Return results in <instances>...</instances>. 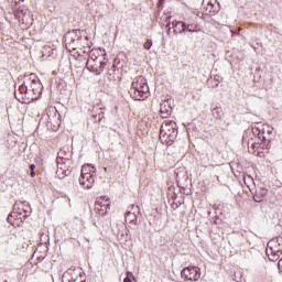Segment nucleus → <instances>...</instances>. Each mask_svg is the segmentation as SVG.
Returning a JSON list of instances; mask_svg holds the SVG:
<instances>
[{
	"instance_id": "nucleus-1",
	"label": "nucleus",
	"mask_w": 282,
	"mask_h": 282,
	"mask_svg": "<svg viewBox=\"0 0 282 282\" xmlns=\"http://www.w3.org/2000/svg\"><path fill=\"white\" fill-rule=\"evenodd\" d=\"M43 94V85L41 79L36 76V73H30L24 76V82L14 91V97L22 105H30L34 100H39Z\"/></svg>"
},
{
	"instance_id": "nucleus-2",
	"label": "nucleus",
	"mask_w": 282,
	"mask_h": 282,
	"mask_svg": "<svg viewBox=\"0 0 282 282\" xmlns=\"http://www.w3.org/2000/svg\"><path fill=\"white\" fill-rule=\"evenodd\" d=\"M252 134L260 140V142L252 143L253 149H257L259 144L262 145V149H270V142H272V133L274 128L263 124V123H254L251 127Z\"/></svg>"
},
{
	"instance_id": "nucleus-3",
	"label": "nucleus",
	"mask_w": 282,
	"mask_h": 282,
	"mask_svg": "<svg viewBox=\"0 0 282 282\" xmlns=\"http://www.w3.org/2000/svg\"><path fill=\"white\" fill-rule=\"evenodd\" d=\"M130 96L133 100H147V98H149V84L144 76H139L133 79Z\"/></svg>"
},
{
	"instance_id": "nucleus-4",
	"label": "nucleus",
	"mask_w": 282,
	"mask_h": 282,
	"mask_svg": "<svg viewBox=\"0 0 282 282\" xmlns=\"http://www.w3.org/2000/svg\"><path fill=\"white\" fill-rule=\"evenodd\" d=\"M159 138L165 144H172L177 140V123L175 121L165 122L161 126Z\"/></svg>"
},
{
	"instance_id": "nucleus-5",
	"label": "nucleus",
	"mask_w": 282,
	"mask_h": 282,
	"mask_svg": "<svg viewBox=\"0 0 282 282\" xmlns=\"http://www.w3.org/2000/svg\"><path fill=\"white\" fill-rule=\"evenodd\" d=\"M96 167L91 164H85L82 166V175L79 177V184L85 188H94L96 182Z\"/></svg>"
},
{
	"instance_id": "nucleus-6",
	"label": "nucleus",
	"mask_w": 282,
	"mask_h": 282,
	"mask_svg": "<svg viewBox=\"0 0 282 282\" xmlns=\"http://www.w3.org/2000/svg\"><path fill=\"white\" fill-rule=\"evenodd\" d=\"M14 14L23 28H29L32 25V14L30 13V9H28V7L20 6L19 8H15Z\"/></svg>"
},
{
	"instance_id": "nucleus-7",
	"label": "nucleus",
	"mask_w": 282,
	"mask_h": 282,
	"mask_svg": "<svg viewBox=\"0 0 282 282\" xmlns=\"http://www.w3.org/2000/svg\"><path fill=\"white\" fill-rule=\"evenodd\" d=\"M110 209H111V198H109L108 196L97 197L95 203V210L97 215H99L100 217H105V215L109 213Z\"/></svg>"
},
{
	"instance_id": "nucleus-8",
	"label": "nucleus",
	"mask_w": 282,
	"mask_h": 282,
	"mask_svg": "<svg viewBox=\"0 0 282 282\" xmlns=\"http://www.w3.org/2000/svg\"><path fill=\"white\" fill-rule=\"evenodd\" d=\"M82 43H83V40L78 39L76 41H73V43L66 44V47L70 53V56H74L75 58H83L85 54H89V48L80 47Z\"/></svg>"
},
{
	"instance_id": "nucleus-9",
	"label": "nucleus",
	"mask_w": 282,
	"mask_h": 282,
	"mask_svg": "<svg viewBox=\"0 0 282 282\" xmlns=\"http://www.w3.org/2000/svg\"><path fill=\"white\" fill-rule=\"evenodd\" d=\"M281 245L279 243V239L270 240L267 245V256L269 261H279L282 250L279 249Z\"/></svg>"
},
{
	"instance_id": "nucleus-10",
	"label": "nucleus",
	"mask_w": 282,
	"mask_h": 282,
	"mask_svg": "<svg viewBox=\"0 0 282 282\" xmlns=\"http://www.w3.org/2000/svg\"><path fill=\"white\" fill-rule=\"evenodd\" d=\"M202 273L197 267H186L181 271V279L183 281H199Z\"/></svg>"
},
{
	"instance_id": "nucleus-11",
	"label": "nucleus",
	"mask_w": 282,
	"mask_h": 282,
	"mask_svg": "<svg viewBox=\"0 0 282 282\" xmlns=\"http://www.w3.org/2000/svg\"><path fill=\"white\" fill-rule=\"evenodd\" d=\"M205 14H217L219 12V2L217 0H203Z\"/></svg>"
},
{
	"instance_id": "nucleus-12",
	"label": "nucleus",
	"mask_w": 282,
	"mask_h": 282,
	"mask_svg": "<svg viewBox=\"0 0 282 282\" xmlns=\"http://www.w3.org/2000/svg\"><path fill=\"white\" fill-rule=\"evenodd\" d=\"M86 68L88 72H98L99 69H105V66H102V61L87 59Z\"/></svg>"
},
{
	"instance_id": "nucleus-13",
	"label": "nucleus",
	"mask_w": 282,
	"mask_h": 282,
	"mask_svg": "<svg viewBox=\"0 0 282 282\" xmlns=\"http://www.w3.org/2000/svg\"><path fill=\"white\" fill-rule=\"evenodd\" d=\"M105 56V50L101 48H93L89 52V58L90 61H102V57Z\"/></svg>"
},
{
	"instance_id": "nucleus-14",
	"label": "nucleus",
	"mask_w": 282,
	"mask_h": 282,
	"mask_svg": "<svg viewBox=\"0 0 282 282\" xmlns=\"http://www.w3.org/2000/svg\"><path fill=\"white\" fill-rule=\"evenodd\" d=\"M173 109L169 105V102L161 104L160 106V116L161 118H169L171 116Z\"/></svg>"
},
{
	"instance_id": "nucleus-15",
	"label": "nucleus",
	"mask_w": 282,
	"mask_h": 282,
	"mask_svg": "<svg viewBox=\"0 0 282 282\" xmlns=\"http://www.w3.org/2000/svg\"><path fill=\"white\" fill-rule=\"evenodd\" d=\"M62 152L58 153V158H57V166L58 169H61V171H65V169H67V166H65V164H72V160L62 156Z\"/></svg>"
},
{
	"instance_id": "nucleus-16",
	"label": "nucleus",
	"mask_w": 282,
	"mask_h": 282,
	"mask_svg": "<svg viewBox=\"0 0 282 282\" xmlns=\"http://www.w3.org/2000/svg\"><path fill=\"white\" fill-rule=\"evenodd\" d=\"M212 116L216 120H223L224 119V110L221 109V107L216 106L212 109Z\"/></svg>"
},
{
	"instance_id": "nucleus-17",
	"label": "nucleus",
	"mask_w": 282,
	"mask_h": 282,
	"mask_svg": "<svg viewBox=\"0 0 282 282\" xmlns=\"http://www.w3.org/2000/svg\"><path fill=\"white\" fill-rule=\"evenodd\" d=\"M25 208H28L25 205L23 204L19 205L17 214L20 215V219H25V217H28V213L30 212Z\"/></svg>"
},
{
	"instance_id": "nucleus-18",
	"label": "nucleus",
	"mask_w": 282,
	"mask_h": 282,
	"mask_svg": "<svg viewBox=\"0 0 282 282\" xmlns=\"http://www.w3.org/2000/svg\"><path fill=\"white\" fill-rule=\"evenodd\" d=\"M177 23H178V25L181 23L182 32H195V26L193 24H189L186 26V23H184V22H177Z\"/></svg>"
},
{
	"instance_id": "nucleus-19",
	"label": "nucleus",
	"mask_w": 282,
	"mask_h": 282,
	"mask_svg": "<svg viewBox=\"0 0 282 282\" xmlns=\"http://www.w3.org/2000/svg\"><path fill=\"white\" fill-rule=\"evenodd\" d=\"M126 274L127 276L124 278L123 282H133V279H135L133 273L128 271Z\"/></svg>"
},
{
	"instance_id": "nucleus-20",
	"label": "nucleus",
	"mask_w": 282,
	"mask_h": 282,
	"mask_svg": "<svg viewBox=\"0 0 282 282\" xmlns=\"http://www.w3.org/2000/svg\"><path fill=\"white\" fill-rule=\"evenodd\" d=\"M152 46H153V41L151 40H147L143 44L144 50H151Z\"/></svg>"
},
{
	"instance_id": "nucleus-21",
	"label": "nucleus",
	"mask_w": 282,
	"mask_h": 282,
	"mask_svg": "<svg viewBox=\"0 0 282 282\" xmlns=\"http://www.w3.org/2000/svg\"><path fill=\"white\" fill-rule=\"evenodd\" d=\"M35 169H36V165H34V164L30 165V171H31L30 176L31 177H36V173L34 172Z\"/></svg>"
},
{
	"instance_id": "nucleus-22",
	"label": "nucleus",
	"mask_w": 282,
	"mask_h": 282,
	"mask_svg": "<svg viewBox=\"0 0 282 282\" xmlns=\"http://www.w3.org/2000/svg\"><path fill=\"white\" fill-rule=\"evenodd\" d=\"M96 3L98 8H105V6H107V0H97Z\"/></svg>"
},
{
	"instance_id": "nucleus-23",
	"label": "nucleus",
	"mask_w": 282,
	"mask_h": 282,
	"mask_svg": "<svg viewBox=\"0 0 282 282\" xmlns=\"http://www.w3.org/2000/svg\"><path fill=\"white\" fill-rule=\"evenodd\" d=\"M258 195H260L261 197H265V195H268V189L261 188L260 192H258Z\"/></svg>"
},
{
	"instance_id": "nucleus-24",
	"label": "nucleus",
	"mask_w": 282,
	"mask_h": 282,
	"mask_svg": "<svg viewBox=\"0 0 282 282\" xmlns=\"http://www.w3.org/2000/svg\"><path fill=\"white\" fill-rule=\"evenodd\" d=\"M23 0H8L9 3H14V6H19Z\"/></svg>"
},
{
	"instance_id": "nucleus-25",
	"label": "nucleus",
	"mask_w": 282,
	"mask_h": 282,
	"mask_svg": "<svg viewBox=\"0 0 282 282\" xmlns=\"http://www.w3.org/2000/svg\"><path fill=\"white\" fill-rule=\"evenodd\" d=\"M69 272H65L62 276L63 281H67V279H69Z\"/></svg>"
},
{
	"instance_id": "nucleus-26",
	"label": "nucleus",
	"mask_w": 282,
	"mask_h": 282,
	"mask_svg": "<svg viewBox=\"0 0 282 282\" xmlns=\"http://www.w3.org/2000/svg\"><path fill=\"white\" fill-rule=\"evenodd\" d=\"M214 80H216L217 83H221L224 78H220L218 75H214Z\"/></svg>"
},
{
	"instance_id": "nucleus-27",
	"label": "nucleus",
	"mask_w": 282,
	"mask_h": 282,
	"mask_svg": "<svg viewBox=\"0 0 282 282\" xmlns=\"http://www.w3.org/2000/svg\"><path fill=\"white\" fill-rule=\"evenodd\" d=\"M12 217H17V213H12L8 216V221H12Z\"/></svg>"
},
{
	"instance_id": "nucleus-28",
	"label": "nucleus",
	"mask_w": 282,
	"mask_h": 282,
	"mask_svg": "<svg viewBox=\"0 0 282 282\" xmlns=\"http://www.w3.org/2000/svg\"><path fill=\"white\" fill-rule=\"evenodd\" d=\"M129 217H135L134 214H131L130 212L126 215V220L129 219Z\"/></svg>"
},
{
	"instance_id": "nucleus-29",
	"label": "nucleus",
	"mask_w": 282,
	"mask_h": 282,
	"mask_svg": "<svg viewBox=\"0 0 282 282\" xmlns=\"http://www.w3.org/2000/svg\"><path fill=\"white\" fill-rule=\"evenodd\" d=\"M253 199H254V202H261V198H259V194H257L256 196H253Z\"/></svg>"
},
{
	"instance_id": "nucleus-30",
	"label": "nucleus",
	"mask_w": 282,
	"mask_h": 282,
	"mask_svg": "<svg viewBox=\"0 0 282 282\" xmlns=\"http://www.w3.org/2000/svg\"><path fill=\"white\" fill-rule=\"evenodd\" d=\"M278 268H282V258L279 260V262H278Z\"/></svg>"
},
{
	"instance_id": "nucleus-31",
	"label": "nucleus",
	"mask_w": 282,
	"mask_h": 282,
	"mask_svg": "<svg viewBox=\"0 0 282 282\" xmlns=\"http://www.w3.org/2000/svg\"><path fill=\"white\" fill-rule=\"evenodd\" d=\"M163 2H164V0H159L158 6H162Z\"/></svg>"
},
{
	"instance_id": "nucleus-32",
	"label": "nucleus",
	"mask_w": 282,
	"mask_h": 282,
	"mask_svg": "<svg viewBox=\"0 0 282 282\" xmlns=\"http://www.w3.org/2000/svg\"><path fill=\"white\" fill-rule=\"evenodd\" d=\"M172 206H175V198L172 197Z\"/></svg>"
},
{
	"instance_id": "nucleus-33",
	"label": "nucleus",
	"mask_w": 282,
	"mask_h": 282,
	"mask_svg": "<svg viewBox=\"0 0 282 282\" xmlns=\"http://www.w3.org/2000/svg\"><path fill=\"white\" fill-rule=\"evenodd\" d=\"M101 118H105V113L104 112H101Z\"/></svg>"
}]
</instances>
